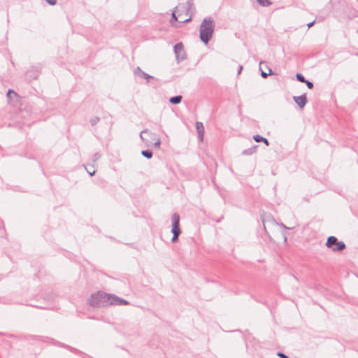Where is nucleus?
Wrapping results in <instances>:
<instances>
[{
    "label": "nucleus",
    "instance_id": "20",
    "mask_svg": "<svg viewBox=\"0 0 358 358\" xmlns=\"http://www.w3.org/2000/svg\"><path fill=\"white\" fill-rule=\"evenodd\" d=\"M296 78L298 81L301 82V83H304L306 81V78L305 77L301 74V73H297L296 74Z\"/></svg>",
    "mask_w": 358,
    "mask_h": 358
},
{
    "label": "nucleus",
    "instance_id": "27",
    "mask_svg": "<svg viewBox=\"0 0 358 358\" xmlns=\"http://www.w3.org/2000/svg\"><path fill=\"white\" fill-rule=\"evenodd\" d=\"M187 4H188V8L187 9V13H186V15H188L189 14V11L191 8V6H192V3H190L189 1L187 2Z\"/></svg>",
    "mask_w": 358,
    "mask_h": 358
},
{
    "label": "nucleus",
    "instance_id": "26",
    "mask_svg": "<svg viewBox=\"0 0 358 358\" xmlns=\"http://www.w3.org/2000/svg\"><path fill=\"white\" fill-rule=\"evenodd\" d=\"M48 3H49L51 6H55L57 4V0H45Z\"/></svg>",
    "mask_w": 358,
    "mask_h": 358
},
{
    "label": "nucleus",
    "instance_id": "15",
    "mask_svg": "<svg viewBox=\"0 0 358 358\" xmlns=\"http://www.w3.org/2000/svg\"><path fill=\"white\" fill-rule=\"evenodd\" d=\"M6 96L8 98V101H10L14 97L17 96V94L13 90H8Z\"/></svg>",
    "mask_w": 358,
    "mask_h": 358
},
{
    "label": "nucleus",
    "instance_id": "12",
    "mask_svg": "<svg viewBox=\"0 0 358 358\" xmlns=\"http://www.w3.org/2000/svg\"><path fill=\"white\" fill-rule=\"evenodd\" d=\"M253 139L257 143L263 142L266 146L269 145V141H268V139L259 134L254 135Z\"/></svg>",
    "mask_w": 358,
    "mask_h": 358
},
{
    "label": "nucleus",
    "instance_id": "28",
    "mask_svg": "<svg viewBox=\"0 0 358 358\" xmlns=\"http://www.w3.org/2000/svg\"><path fill=\"white\" fill-rule=\"evenodd\" d=\"M87 172L90 176H93L95 173V170L94 169L92 170V169H91L87 170Z\"/></svg>",
    "mask_w": 358,
    "mask_h": 358
},
{
    "label": "nucleus",
    "instance_id": "19",
    "mask_svg": "<svg viewBox=\"0 0 358 358\" xmlns=\"http://www.w3.org/2000/svg\"><path fill=\"white\" fill-rule=\"evenodd\" d=\"M257 2L262 6H268L271 4V2L269 0H257Z\"/></svg>",
    "mask_w": 358,
    "mask_h": 358
},
{
    "label": "nucleus",
    "instance_id": "25",
    "mask_svg": "<svg viewBox=\"0 0 358 358\" xmlns=\"http://www.w3.org/2000/svg\"><path fill=\"white\" fill-rule=\"evenodd\" d=\"M101 157V155L99 152H96L93 155V162H96Z\"/></svg>",
    "mask_w": 358,
    "mask_h": 358
},
{
    "label": "nucleus",
    "instance_id": "2",
    "mask_svg": "<svg viewBox=\"0 0 358 358\" xmlns=\"http://www.w3.org/2000/svg\"><path fill=\"white\" fill-rule=\"evenodd\" d=\"M110 294L98 291L91 294L87 303L94 308H100L110 305Z\"/></svg>",
    "mask_w": 358,
    "mask_h": 358
},
{
    "label": "nucleus",
    "instance_id": "9",
    "mask_svg": "<svg viewBox=\"0 0 358 358\" xmlns=\"http://www.w3.org/2000/svg\"><path fill=\"white\" fill-rule=\"evenodd\" d=\"M293 99L300 108H303L308 102L306 94L298 96H294Z\"/></svg>",
    "mask_w": 358,
    "mask_h": 358
},
{
    "label": "nucleus",
    "instance_id": "10",
    "mask_svg": "<svg viewBox=\"0 0 358 358\" xmlns=\"http://www.w3.org/2000/svg\"><path fill=\"white\" fill-rule=\"evenodd\" d=\"M134 73L140 78L146 79L148 81L149 79L154 78L153 76H150L149 74H148L145 72H144L143 71H142L139 66L136 67V69L134 71Z\"/></svg>",
    "mask_w": 358,
    "mask_h": 358
},
{
    "label": "nucleus",
    "instance_id": "34",
    "mask_svg": "<svg viewBox=\"0 0 358 358\" xmlns=\"http://www.w3.org/2000/svg\"><path fill=\"white\" fill-rule=\"evenodd\" d=\"M357 33H358V29H357Z\"/></svg>",
    "mask_w": 358,
    "mask_h": 358
},
{
    "label": "nucleus",
    "instance_id": "22",
    "mask_svg": "<svg viewBox=\"0 0 358 358\" xmlns=\"http://www.w3.org/2000/svg\"><path fill=\"white\" fill-rule=\"evenodd\" d=\"M100 119L99 117H94L90 120V124L92 126H94L99 122Z\"/></svg>",
    "mask_w": 358,
    "mask_h": 358
},
{
    "label": "nucleus",
    "instance_id": "33",
    "mask_svg": "<svg viewBox=\"0 0 358 358\" xmlns=\"http://www.w3.org/2000/svg\"><path fill=\"white\" fill-rule=\"evenodd\" d=\"M284 239H285V241H287V237L286 236H285Z\"/></svg>",
    "mask_w": 358,
    "mask_h": 358
},
{
    "label": "nucleus",
    "instance_id": "8",
    "mask_svg": "<svg viewBox=\"0 0 358 358\" xmlns=\"http://www.w3.org/2000/svg\"><path fill=\"white\" fill-rule=\"evenodd\" d=\"M40 75V71L38 70L37 69L33 67L30 69H29L27 72H26V74H25V76H26V79L31 82L34 80H36L38 78V77Z\"/></svg>",
    "mask_w": 358,
    "mask_h": 358
},
{
    "label": "nucleus",
    "instance_id": "17",
    "mask_svg": "<svg viewBox=\"0 0 358 358\" xmlns=\"http://www.w3.org/2000/svg\"><path fill=\"white\" fill-rule=\"evenodd\" d=\"M141 155L147 159H151L153 154L150 150H144L141 151Z\"/></svg>",
    "mask_w": 358,
    "mask_h": 358
},
{
    "label": "nucleus",
    "instance_id": "4",
    "mask_svg": "<svg viewBox=\"0 0 358 358\" xmlns=\"http://www.w3.org/2000/svg\"><path fill=\"white\" fill-rule=\"evenodd\" d=\"M171 221V233L173 234L171 242L174 243L178 239V236L181 234V230L180 229V215L178 213H174L172 215Z\"/></svg>",
    "mask_w": 358,
    "mask_h": 358
},
{
    "label": "nucleus",
    "instance_id": "32",
    "mask_svg": "<svg viewBox=\"0 0 358 358\" xmlns=\"http://www.w3.org/2000/svg\"><path fill=\"white\" fill-rule=\"evenodd\" d=\"M281 226L286 228V229H289L288 227H287L284 224H281Z\"/></svg>",
    "mask_w": 358,
    "mask_h": 358
},
{
    "label": "nucleus",
    "instance_id": "7",
    "mask_svg": "<svg viewBox=\"0 0 358 358\" xmlns=\"http://www.w3.org/2000/svg\"><path fill=\"white\" fill-rule=\"evenodd\" d=\"M110 306H127L130 304L128 301L113 294H110Z\"/></svg>",
    "mask_w": 358,
    "mask_h": 358
},
{
    "label": "nucleus",
    "instance_id": "3",
    "mask_svg": "<svg viewBox=\"0 0 358 358\" xmlns=\"http://www.w3.org/2000/svg\"><path fill=\"white\" fill-rule=\"evenodd\" d=\"M326 246L334 252H341L346 248L345 243L343 241H338V238L334 236L327 238Z\"/></svg>",
    "mask_w": 358,
    "mask_h": 358
},
{
    "label": "nucleus",
    "instance_id": "5",
    "mask_svg": "<svg viewBox=\"0 0 358 358\" xmlns=\"http://www.w3.org/2000/svg\"><path fill=\"white\" fill-rule=\"evenodd\" d=\"M173 50L176 59L178 62L183 61L186 59V54L184 50V46L181 42L178 43L174 45Z\"/></svg>",
    "mask_w": 358,
    "mask_h": 358
},
{
    "label": "nucleus",
    "instance_id": "11",
    "mask_svg": "<svg viewBox=\"0 0 358 358\" xmlns=\"http://www.w3.org/2000/svg\"><path fill=\"white\" fill-rule=\"evenodd\" d=\"M196 129L198 133L199 138L201 141H203V134H204V127L203 123L201 122H196Z\"/></svg>",
    "mask_w": 358,
    "mask_h": 358
},
{
    "label": "nucleus",
    "instance_id": "24",
    "mask_svg": "<svg viewBox=\"0 0 358 358\" xmlns=\"http://www.w3.org/2000/svg\"><path fill=\"white\" fill-rule=\"evenodd\" d=\"M303 83H306L307 87L310 90L313 89L314 87L313 83L308 80H306V81Z\"/></svg>",
    "mask_w": 358,
    "mask_h": 358
},
{
    "label": "nucleus",
    "instance_id": "18",
    "mask_svg": "<svg viewBox=\"0 0 358 358\" xmlns=\"http://www.w3.org/2000/svg\"><path fill=\"white\" fill-rule=\"evenodd\" d=\"M262 64H264V62H259V69L261 70V76H262V78H267V77H268V75H271V74H272V71H271V69H269V68L268 67V71H269V73H266V72L263 71L262 70V67H261V65H262Z\"/></svg>",
    "mask_w": 358,
    "mask_h": 358
},
{
    "label": "nucleus",
    "instance_id": "21",
    "mask_svg": "<svg viewBox=\"0 0 358 358\" xmlns=\"http://www.w3.org/2000/svg\"><path fill=\"white\" fill-rule=\"evenodd\" d=\"M178 17L176 15V10L173 11L172 14H171V18L170 20V22L171 24L173 25V23L176 22H178Z\"/></svg>",
    "mask_w": 358,
    "mask_h": 358
},
{
    "label": "nucleus",
    "instance_id": "23",
    "mask_svg": "<svg viewBox=\"0 0 358 358\" xmlns=\"http://www.w3.org/2000/svg\"><path fill=\"white\" fill-rule=\"evenodd\" d=\"M192 20V16L189 15L188 18L187 19H184V17H182V19L178 20L179 22L180 23H187V22H189Z\"/></svg>",
    "mask_w": 358,
    "mask_h": 358
},
{
    "label": "nucleus",
    "instance_id": "13",
    "mask_svg": "<svg viewBox=\"0 0 358 358\" xmlns=\"http://www.w3.org/2000/svg\"><path fill=\"white\" fill-rule=\"evenodd\" d=\"M257 148H258L257 145H253L250 148L243 150L242 155H252V154H254L257 152Z\"/></svg>",
    "mask_w": 358,
    "mask_h": 358
},
{
    "label": "nucleus",
    "instance_id": "14",
    "mask_svg": "<svg viewBox=\"0 0 358 358\" xmlns=\"http://www.w3.org/2000/svg\"><path fill=\"white\" fill-rule=\"evenodd\" d=\"M182 96L178 95L172 96L169 99V102L172 104H179L182 101Z\"/></svg>",
    "mask_w": 358,
    "mask_h": 358
},
{
    "label": "nucleus",
    "instance_id": "16",
    "mask_svg": "<svg viewBox=\"0 0 358 358\" xmlns=\"http://www.w3.org/2000/svg\"><path fill=\"white\" fill-rule=\"evenodd\" d=\"M62 347L68 349L69 350H70L71 352L75 353V354H77V355H81L83 352L81 351H80L78 349H76L73 347H71L69 345H64V344H62Z\"/></svg>",
    "mask_w": 358,
    "mask_h": 358
},
{
    "label": "nucleus",
    "instance_id": "31",
    "mask_svg": "<svg viewBox=\"0 0 358 358\" xmlns=\"http://www.w3.org/2000/svg\"><path fill=\"white\" fill-rule=\"evenodd\" d=\"M265 222H266L265 218L262 217V222H263V224H264V228L266 230Z\"/></svg>",
    "mask_w": 358,
    "mask_h": 358
},
{
    "label": "nucleus",
    "instance_id": "1",
    "mask_svg": "<svg viewBox=\"0 0 358 358\" xmlns=\"http://www.w3.org/2000/svg\"><path fill=\"white\" fill-rule=\"evenodd\" d=\"M214 27V21L210 17H205L201 22L199 29V37L205 45H207L212 38Z\"/></svg>",
    "mask_w": 358,
    "mask_h": 358
},
{
    "label": "nucleus",
    "instance_id": "29",
    "mask_svg": "<svg viewBox=\"0 0 358 358\" xmlns=\"http://www.w3.org/2000/svg\"><path fill=\"white\" fill-rule=\"evenodd\" d=\"M315 20H314V21H313V22H309V23L307 24L308 27V28H310L311 27H313V24H315Z\"/></svg>",
    "mask_w": 358,
    "mask_h": 358
},
{
    "label": "nucleus",
    "instance_id": "6",
    "mask_svg": "<svg viewBox=\"0 0 358 358\" xmlns=\"http://www.w3.org/2000/svg\"><path fill=\"white\" fill-rule=\"evenodd\" d=\"M149 134V136H150V138L153 140L155 141V142L153 143V146L154 148H157V149H159L160 148V145H161V140L160 138H157V136L155 133L149 131L148 129H143L141 133H140V137L141 138V140L143 141H145V138L143 136V134Z\"/></svg>",
    "mask_w": 358,
    "mask_h": 358
},
{
    "label": "nucleus",
    "instance_id": "30",
    "mask_svg": "<svg viewBox=\"0 0 358 358\" xmlns=\"http://www.w3.org/2000/svg\"><path fill=\"white\" fill-rule=\"evenodd\" d=\"M243 69V66L241 65L239 66L238 74L239 75L241 73V71Z\"/></svg>",
    "mask_w": 358,
    "mask_h": 358
}]
</instances>
